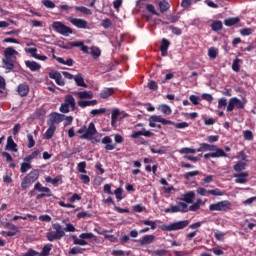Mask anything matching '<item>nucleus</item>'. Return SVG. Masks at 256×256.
<instances>
[{"label":"nucleus","instance_id":"nucleus-58","mask_svg":"<svg viewBox=\"0 0 256 256\" xmlns=\"http://www.w3.org/2000/svg\"><path fill=\"white\" fill-rule=\"evenodd\" d=\"M189 99L193 105H199V101H201V98H199V96H195V95H191L189 97Z\"/></svg>","mask_w":256,"mask_h":256},{"label":"nucleus","instance_id":"nucleus-53","mask_svg":"<svg viewBox=\"0 0 256 256\" xmlns=\"http://www.w3.org/2000/svg\"><path fill=\"white\" fill-rule=\"evenodd\" d=\"M105 108H100V109H93L91 111V115H93V117H95V115H103L105 114Z\"/></svg>","mask_w":256,"mask_h":256},{"label":"nucleus","instance_id":"nucleus-56","mask_svg":"<svg viewBox=\"0 0 256 256\" xmlns=\"http://www.w3.org/2000/svg\"><path fill=\"white\" fill-rule=\"evenodd\" d=\"M208 56L210 57V59H215L217 57V49L215 48H210L208 50Z\"/></svg>","mask_w":256,"mask_h":256},{"label":"nucleus","instance_id":"nucleus-17","mask_svg":"<svg viewBox=\"0 0 256 256\" xmlns=\"http://www.w3.org/2000/svg\"><path fill=\"white\" fill-rule=\"evenodd\" d=\"M27 53H30L34 59H38L39 61H47V56H42L37 54V48H27Z\"/></svg>","mask_w":256,"mask_h":256},{"label":"nucleus","instance_id":"nucleus-14","mask_svg":"<svg viewBox=\"0 0 256 256\" xmlns=\"http://www.w3.org/2000/svg\"><path fill=\"white\" fill-rule=\"evenodd\" d=\"M50 79H54L57 83V85H60L63 87L65 85V80H63V76H61V73L59 72H52L49 74Z\"/></svg>","mask_w":256,"mask_h":256},{"label":"nucleus","instance_id":"nucleus-19","mask_svg":"<svg viewBox=\"0 0 256 256\" xmlns=\"http://www.w3.org/2000/svg\"><path fill=\"white\" fill-rule=\"evenodd\" d=\"M6 151H14V153H17V144L13 141L12 136L7 138Z\"/></svg>","mask_w":256,"mask_h":256},{"label":"nucleus","instance_id":"nucleus-60","mask_svg":"<svg viewBox=\"0 0 256 256\" xmlns=\"http://www.w3.org/2000/svg\"><path fill=\"white\" fill-rule=\"evenodd\" d=\"M204 151H215V145H209L207 143H202Z\"/></svg>","mask_w":256,"mask_h":256},{"label":"nucleus","instance_id":"nucleus-47","mask_svg":"<svg viewBox=\"0 0 256 256\" xmlns=\"http://www.w3.org/2000/svg\"><path fill=\"white\" fill-rule=\"evenodd\" d=\"M252 34H253V29L251 28H243L240 30V35H243L244 37H247Z\"/></svg>","mask_w":256,"mask_h":256},{"label":"nucleus","instance_id":"nucleus-37","mask_svg":"<svg viewBox=\"0 0 256 256\" xmlns=\"http://www.w3.org/2000/svg\"><path fill=\"white\" fill-rule=\"evenodd\" d=\"M73 241H74V245H81V246L87 245V241H85L80 236L79 237L73 236Z\"/></svg>","mask_w":256,"mask_h":256},{"label":"nucleus","instance_id":"nucleus-21","mask_svg":"<svg viewBox=\"0 0 256 256\" xmlns=\"http://www.w3.org/2000/svg\"><path fill=\"white\" fill-rule=\"evenodd\" d=\"M4 55L7 59L15 60V56L19 55V53L15 49H13V47H8L5 49Z\"/></svg>","mask_w":256,"mask_h":256},{"label":"nucleus","instance_id":"nucleus-41","mask_svg":"<svg viewBox=\"0 0 256 256\" xmlns=\"http://www.w3.org/2000/svg\"><path fill=\"white\" fill-rule=\"evenodd\" d=\"M31 163H27V162H23L21 164V168H20V171L21 173H27L29 171V169H31Z\"/></svg>","mask_w":256,"mask_h":256},{"label":"nucleus","instance_id":"nucleus-63","mask_svg":"<svg viewBox=\"0 0 256 256\" xmlns=\"http://www.w3.org/2000/svg\"><path fill=\"white\" fill-rule=\"evenodd\" d=\"M93 237H95V235H93V233H82L80 234V238L81 239H93Z\"/></svg>","mask_w":256,"mask_h":256},{"label":"nucleus","instance_id":"nucleus-2","mask_svg":"<svg viewBox=\"0 0 256 256\" xmlns=\"http://www.w3.org/2000/svg\"><path fill=\"white\" fill-rule=\"evenodd\" d=\"M189 227V220L176 221L170 224H164L161 226L162 231H180Z\"/></svg>","mask_w":256,"mask_h":256},{"label":"nucleus","instance_id":"nucleus-13","mask_svg":"<svg viewBox=\"0 0 256 256\" xmlns=\"http://www.w3.org/2000/svg\"><path fill=\"white\" fill-rule=\"evenodd\" d=\"M141 135L143 137H151L153 135V132L146 130L145 128H143L140 131H135L132 133L131 137L132 139H139L141 137Z\"/></svg>","mask_w":256,"mask_h":256},{"label":"nucleus","instance_id":"nucleus-15","mask_svg":"<svg viewBox=\"0 0 256 256\" xmlns=\"http://www.w3.org/2000/svg\"><path fill=\"white\" fill-rule=\"evenodd\" d=\"M111 143H113V139H111L109 136H105L102 139V144L105 145L106 151H113L115 149V145Z\"/></svg>","mask_w":256,"mask_h":256},{"label":"nucleus","instance_id":"nucleus-23","mask_svg":"<svg viewBox=\"0 0 256 256\" xmlns=\"http://www.w3.org/2000/svg\"><path fill=\"white\" fill-rule=\"evenodd\" d=\"M169 45H170L169 40L163 38L162 44L160 47V51H161L163 57H167V50L169 49Z\"/></svg>","mask_w":256,"mask_h":256},{"label":"nucleus","instance_id":"nucleus-35","mask_svg":"<svg viewBox=\"0 0 256 256\" xmlns=\"http://www.w3.org/2000/svg\"><path fill=\"white\" fill-rule=\"evenodd\" d=\"M211 157H227V154L225 153V151H223V149L215 148V152L212 153Z\"/></svg>","mask_w":256,"mask_h":256},{"label":"nucleus","instance_id":"nucleus-31","mask_svg":"<svg viewBox=\"0 0 256 256\" xmlns=\"http://www.w3.org/2000/svg\"><path fill=\"white\" fill-rule=\"evenodd\" d=\"M158 109L164 115H171L172 113L171 107L167 106V104L160 105Z\"/></svg>","mask_w":256,"mask_h":256},{"label":"nucleus","instance_id":"nucleus-59","mask_svg":"<svg viewBox=\"0 0 256 256\" xmlns=\"http://www.w3.org/2000/svg\"><path fill=\"white\" fill-rule=\"evenodd\" d=\"M146 9H147L150 13H152V15H157V16H159V12H157V11L155 10V6H153L152 4H148V5L146 6Z\"/></svg>","mask_w":256,"mask_h":256},{"label":"nucleus","instance_id":"nucleus-22","mask_svg":"<svg viewBox=\"0 0 256 256\" xmlns=\"http://www.w3.org/2000/svg\"><path fill=\"white\" fill-rule=\"evenodd\" d=\"M65 116L59 114V113H52L50 115V122L49 123H52L53 125H55V123H61L63 121V118Z\"/></svg>","mask_w":256,"mask_h":256},{"label":"nucleus","instance_id":"nucleus-8","mask_svg":"<svg viewBox=\"0 0 256 256\" xmlns=\"http://www.w3.org/2000/svg\"><path fill=\"white\" fill-rule=\"evenodd\" d=\"M210 211H230L231 202L229 200H223L209 205Z\"/></svg>","mask_w":256,"mask_h":256},{"label":"nucleus","instance_id":"nucleus-51","mask_svg":"<svg viewBox=\"0 0 256 256\" xmlns=\"http://www.w3.org/2000/svg\"><path fill=\"white\" fill-rule=\"evenodd\" d=\"M27 139H28V148L33 149V147H35V140L33 139V135L28 134Z\"/></svg>","mask_w":256,"mask_h":256},{"label":"nucleus","instance_id":"nucleus-6","mask_svg":"<svg viewBox=\"0 0 256 256\" xmlns=\"http://www.w3.org/2000/svg\"><path fill=\"white\" fill-rule=\"evenodd\" d=\"M52 27L57 33L64 37H69V35L73 33V30L69 26H65V24L60 21L53 22Z\"/></svg>","mask_w":256,"mask_h":256},{"label":"nucleus","instance_id":"nucleus-3","mask_svg":"<svg viewBox=\"0 0 256 256\" xmlns=\"http://www.w3.org/2000/svg\"><path fill=\"white\" fill-rule=\"evenodd\" d=\"M77 133H79L80 139H93L95 133H97V129L95 128V124L91 122L87 128V126H82Z\"/></svg>","mask_w":256,"mask_h":256},{"label":"nucleus","instance_id":"nucleus-30","mask_svg":"<svg viewBox=\"0 0 256 256\" xmlns=\"http://www.w3.org/2000/svg\"><path fill=\"white\" fill-rule=\"evenodd\" d=\"M74 9L76 11H80V13H83V15H93V12H91V9L85 6H75Z\"/></svg>","mask_w":256,"mask_h":256},{"label":"nucleus","instance_id":"nucleus-57","mask_svg":"<svg viewBox=\"0 0 256 256\" xmlns=\"http://www.w3.org/2000/svg\"><path fill=\"white\" fill-rule=\"evenodd\" d=\"M223 107H227V100H226V98H220L218 100V109H223Z\"/></svg>","mask_w":256,"mask_h":256},{"label":"nucleus","instance_id":"nucleus-4","mask_svg":"<svg viewBox=\"0 0 256 256\" xmlns=\"http://www.w3.org/2000/svg\"><path fill=\"white\" fill-rule=\"evenodd\" d=\"M39 179V170H32L21 182L22 189H29Z\"/></svg>","mask_w":256,"mask_h":256},{"label":"nucleus","instance_id":"nucleus-16","mask_svg":"<svg viewBox=\"0 0 256 256\" xmlns=\"http://www.w3.org/2000/svg\"><path fill=\"white\" fill-rule=\"evenodd\" d=\"M17 92L20 97H27L29 95V85L23 83L17 87Z\"/></svg>","mask_w":256,"mask_h":256},{"label":"nucleus","instance_id":"nucleus-38","mask_svg":"<svg viewBox=\"0 0 256 256\" xmlns=\"http://www.w3.org/2000/svg\"><path fill=\"white\" fill-rule=\"evenodd\" d=\"M179 153H181L182 155H189L197 153V150L192 148H182L179 150Z\"/></svg>","mask_w":256,"mask_h":256},{"label":"nucleus","instance_id":"nucleus-54","mask_svg":"<svg viewBox=\"0 0 256 256\" xmlns=\"http://www.w3.org/2000/svg\"><path fill=\"white\" fill-rule=\"evenodd\" d=\"M85 167H87V163L86 162L78 163V171H79V173H87V170H85Z\"/></svg>","mask_w":256,"mask_h":256},{"label":"nucleus","instance_id":"nucleus-33","mask_svg":"<svg viewBox=\"0 0 256 256\" xmlns=\"http://www.w3.org/2000/svg\"><path fill=\"white\" fill-rule=\"evenodd\" d=\"M237 23H239V18L237 17L228 18L224 21V24L226 25V27H232V25H237Z\"/></svg>","mask_w":256,"mask_h":256},{"label":"nucleus","instance_id":"nucleus-24","mask_svg":"<svg viewBox=\"0 0 256 256\" xmlns=\"http://www.w3.org/2000/svg\"><path fill=\"white\" fill-rule=\"evenodd\" d=\"M155 241V235H146L139 240L140 245H149Z\"/></svg>","mask_w":256,"mask_h":256},{"label":"nucleus","instance_id":"nucleus-12","mask_svg":"<svg viewBox=\"0 0 256 256\" xmlns=\"http://www.w3.org/2000/svg\"><path fill=\"white\" fill-rule=\"evenodd\" d=\"M67 21H69L74 27H77L78 29H87V21L81 18H73L68 17Z\"/></svg>","mask_w":256,"mask_h":256},{"label":"nucleus","instance_id":"nucleus-25","mask_svg":"<svg viewBox=\"0 0 256 256\" xmlns=\"http://www.w3.org/2000/svg\"><path fill=\"white\" fill-rule=\"evenodd\" d=\"M75 95L80 99H93V92L91 91L76 92Z\"/></svg>","mask_w":256,"mask_h":256},{"label":"nucleus","instance_id":"nucleus-5","mask_svg":"<svg viewBox=\"0 0 256 256\" xmlns=\"http://www.w3.org/2000/svg\"><path fill=\"white\" fill-rule=\"evenodd\" d=\"M69 109H71L72 111H75L76 109L75 98L73 97V95L65 96L64 103H62L60 106V112L69 113Z\"/></svg>","mask_w":256,"mask_h":256},{"label":"nucleus","instance_id":"nucleus-28","mask_svg":"<svg viewBox=\"0 0 256 256\" xmlns=\"http://www.w3.org/2000/svg\"><path fill=\"white\" fill-rule=\"evenodd\" d=\"M13 61H14L13 59H11V58H6V57H5V58L3 59V64H4V65H3V68H4V69H8V70L11 71V70L13 69V67H14Z\"/></svg>","mask_w":256,"mask_h":256},{"label":"nucleus","instance_id":"nucleus-11","mask_svg":"<svg viewBox=\"0 0 256 256\" xmlns=\"http://www.w3.org/2000/svg\"><path fill=\"white\" fill-rule=\"evenodd\" d=\"M34 189L36 191H38L39 193L41 194H38L36 196V199H43V197H45V195H51V189L43 186L41 183H36L35 186H34Z\"/></svg>","mask_w":256,"mask_h":256},{"label":"nucleus","instance_id":"nucleus-32","mask_svg":"<svg viewBox=\"0 0 256 256\" xmlns=\"http://www.w3.org/2000/svg\"><path fill=\"white\" fill-rule=\"evenodd\" d=\"M193 199H195V192L190 191L184 195V203H193Z\"/></svg>","mask_w":256,"mask_h":256},{"label":"nucleus","instance_id":"nucleus-62","mask_svg":"<svg viewBox=\"0 0 256 256\" xmlns=\"http://www.w3.org/2000/svg\"><path fill=\"white\" fill-rule=\"evenodd\" d=\"M63 230L67 233H75V226H73V224H66V227Z\"/></svg>","mask_w":256,"mask_h":256},{"label":"nucleus","instance_id":"nucleus-64","mask_svg":"<svg viewBox=\"0 0 256 256\" xmlns=\"http://www.w3.org/2000/svg\"><path fill=\"white\" fill-rule=\"evenodd\" d=\"M202 99H204V101H208V103H211V101H213V96L211 94L204 93L202 94Z\"/></svg>","mask_w":256,"mask_h":256},{"label":"nucleus","instance_id":"nucleus-46","mask_svg":"<svg viewBox=\"0 0 256 256\" xmlns=\"http://www.w3.org/2000/svg\"><path fill=\"white\" fill-rule=\"evenodd\" d=\"M52 247H53V245H51V244H48V245L44 246L43 249H42L41 255L42 256L49 255V253L51 252Z\"/></svg>","mask_w":256,"mask_h":256},{"label":"nucleus","instance_id":"nucleus-42","mask_svg":"<svg viewBox=\"0 0 256 256\" xmlns=\"http://www.w3.org/2000/svg\"><path fill=\"white\" fill-rule=\"evenodd\" d=\"M90 55H93L94 57H100L101 56V50L98 47H92L90 48Z\"/></svg>","mask_w":256,"mask_h":256},{"label":"nucleus","instance_id":"nucleus-52","mask_svg":"<svg viewBox=\"0 0 256 256\" xmlns=\"http://www.w3.org/2000/svg\"><path fill=\"white\" fill-rule=\"evenodd\" d=\"M42 3L44 7H47V9H55V3L51 0H44Z\"/></svg>","mask_w":256,"mask_h":256},{"label":"nucleus","instance_id":"nucleus-40","mask_svg":"<svg viewBox=\"0 0 256 256\" xmlns=\"http://www.w3.org/2000/svg\"><path fill=\"white\" fill-rule=\"evenodd\" d=\"M61 179V176H57L56 178L52 179L51 176L45 178L46 183H52V185H57Z\"/></svg>","mask_w":256,"mask_h":256},{"label":"nucleus","instance_id":"nucleus-49","mask_svg":"<svg viewBox=\"0 0 256 256\" xmlns=\"http://www.w3.org/2000/svg\"><path fill=\"white\" fill-rule=\"evenodd\" d=\"M196 175H199V170H194V171L185 173L184 179H190L191 177H196Z\"/></svg>","mask_w":256,"mask_h":256},{"label":"nucleus","instance_id":"nucleus-44","mask_svg":"<svg viewBox=\"0 0 256 256\" xmlns=\"http://www.w3.org/2000/svg\"><path fill=\"white\" fill-rule=\"evenodd\" d=\"M239 63H241V59L236 58L233 63H232V69L233 71H235L236 73L239 72L240 67H239Z\"/></svg>","mask_w":256,"mask_h":256},{"label":"nucleus","instance_id":"nucleus-50","mask_svg":"<svg viewBox=\"0 0 256 256\" xmlns=\"http://www.w3.org/2000/svg\"><path fill=\"white\" fill-rule=\"evenodd\" d=\"M196 193H198V195H201L202 197H207L209 195V190L205 188H197Z\"/></svg>","mask_w":256,"mask_h":256},{"label":"nucleus","instance_id":"nucleus-39","mask_svg":"<svg viewBox=\"0 0 256 256\" xmlns=\"http://www.w3.org/2000/svg\"><path fill=\"white\" fill-rule=\"evenodd\" d=\"M209 194L213 195L214 197H223V195H225V193L219 190V188L209 190Z\"/></svg>","mask_w":256,"mask_h":256},{"label":"nucleus","instance_id":"nucleus-10","mask_svg":"<svg viewBox=\"0 0 256 256\" xmlns=\"http://www.w3.org/2000/svg\"><path fill=\"white\" fill-rule=\"evenodd\" d=\"M245 107V103L239 100L237 97L230 98L227 105V111L231 112L233 109H243Z\"/></svg>","mask_w":256,"mask_h":256},{"label":"nucleus","instance_id":"nucleus-36","mask_svg":"<svg viewBox=\"0 0 256 256\" xmlns=\"http://www.w3.org/2000/svg\"><path fill=\"white\" fill-rule=\"evenodd\" d=\"M212 31H221L223 29V23L221 21H214L211 24Z\"/></svg>","mask_w":256,"mask_h":256},{"label":"nucleus","instance_id":"nucleus-26","mask_svg":"<svg viewBox=\"0 0 256 256\" xmlns=\"http://www.w3.org/2000/svg\"><path fill=\"white\" fill-rule=\"evenodd\" d=\"M26 67H29L30 71H39V69H41V64L35 61H27Z\"/></svg>","mask_w":256,"mask_h":256},{"label":"nucleus","instance_id":"nucleus-48","mask_svg":"<svg viewBox=\"0 0 256 256\" xmlns=\"http://www.w3.org/2000/svg\"><path fill=\"white\" fill-rule=\"evenodd\" d=\"M174 125V127H176V129H187V127H189V123L187 122H181V123H174L171 124Z\"/></svg>","mask_w":256,"mask_h":256},{"label":"nucleus","instance_id":"nucleus-29","mask_svg":"<svg viewBox=\"0 0 256 256\" xmlns=\"http://www.w3.org/2000/svg\"><path fill=\"white\" fill-rule=\"evenodd\" d=\"M114 93L115 90H113V88H106L101 92L100 97H102V99H107L108 97H111V95H113Z\"/></svg>","mask_w":256,"mask_h":256},{"label":"nucleus","instance_id":"nucleus-43","mask_svg":"<svg viewBox=\"0 0 256 256\" xmlns=\"http://www.w3.org/2000/svg\"><path fill=\"white\" fill-rule=\"evenodd\" d=\"M247 167V164L244 162H238L236 165H234V171H244V169Z\"/></svg>","mask_w":256,"mask_h":256},{"label":"nucleus","instance_id":"nucleus-34","mask_svg":"<svg viewBox=\"0 0 256 256\" xmlns=\"http://www.w3.org/2000/svg\"><path fill=\"white\" fill-rule=\"evenodd\" d=\"M159 9L161 13H165V11H168L169 9V2L166 0H162L159 2Z\"/></svg>","mask_w":256,"mask_h":256},{"label":"nucleus","instance_id":"nucleus-45","mask_svg":"<svg viewBox=\"0 0 256 256\" xmlns=\"http://www.w3.org/2000/svg\"><path fill=\"white\" fill-rule=\"evenodd\" d=\"M143 225H148L149 227H151V229L154 231V229H157V223L155 221H151V220H144L142 221Z\"/></svg>","mask_w":256,"mask_h":256},{"label":"nucleus","instance_id":"nucleus-1","mask_svg":"<svg viewBox=\"0 0 256 256\" xmlns=\"http://www.w3.org/2000/svg\"><path fill=\"white\" fill-rule=\"evenodd\" d=\"M52 229H54V231H50L46 234L48 241H59V239L65 237V230L61 227V224H52Z\"/></svg>","mask_w":256,"mask_h":256},{"label":"nucleus","instance_id":"nucleus-9","mask_svg":"<svg viewBox=\"0 0 256 256\" xmlns=\"http://www.w3.org/2000/svg\"><path fill=\"white\" fill-rule=\"evenodd\" d=\"M156 123H162V125H173V121L166 120L161 116L153 115L149 118V127H157Z\"/></svg>","mask_w":256,"mask_h":256},{"label":"nucleus","instance_id":"nucleus-27","mask_svg":"<svg viewBox=\"0 0 256 256\" xmlns=\"http://www.w3.org/2000/svg\"><path fill=\"white\" fill-rule=\"evenodd\" d=\"M74 81L78 87H87V84H85V80L83 79V75L81 74L74 76Z\"/></svg>","mask_w":256,"mask_h":256},{"label":"nucleus","instance_id":"nucleus-61","mask_svg":"<svg viewBox=\"0 0 256 256\" xmlns=\"http://www.w3.org/2000/svg\"><path fill=\"white\" fill-rule=\"evenodd\" d=\"M213 183V175H208L202 180V185Z\"/></svg>","mask_w":256,"mask_h":256},{"label":"nucleus","instance_id":"nucleus-55","mask_svg":"<svg viewBox=\"0 0 256 256\" xmlns=\"http://www.w3.org/2000/svg\"><path fill=\"white\" fill-rule=\"evenodd\" d=\"M244 139L246 141H252L253 140V132H251L250 130L244 131Z\"/></svg>","mask_w":256,"mask_h":256},{"label":"nucleus","instance_id":"nucleus-20","mask_svg":"<svg viewBox=\"0 0 256 256\" xmlns=\"http://www.w3.org/2000/svg\"><path fill=\"white\" fill-rule=\"evenodd\" d=\"M56 129H57V126H55V124L49 123V128L44 134V139H51L53 135H55Z\"/></svg>","mask_w":256,"mask_h":256},{"label":"nucleus","instance_id":"nucleus-7","mask_svg":"<svg viewBox=\"0 0 256 256\" xmlns=\"http://www.w3.org/2000/svg\"><path fill=\"white\" fill-rule=\"evenodd\" d=\"M166 213H187L189 208L185 201L179 202L177 205H172L169 208H165Z\"/></svg>","mask_w":256,"mask_h":256},{"label":"nucleus","instance_id":"nucleus-18","mask_svg":"<svg viewBox=\"0 0 256 256\" xmlns=\"http://www.w3.org/2000/svg\"><path fill=\"white\" fill-rule=\"evenodd\" d=\"M234 177H235V181L236 183H247V178L249 177V173L247 172H241V173H238V174H234Z\"/></svg>","mask_w":256,"mask_h":256}]
</instances>
